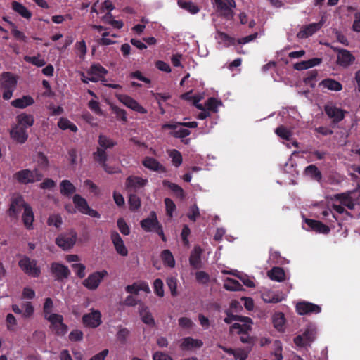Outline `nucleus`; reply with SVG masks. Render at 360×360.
I'll return each mask as SVG.
<instances>
[{
    "label": "nucleus",
    "instance_id": "1",
    "mask_svg": "<svg viewBox=\"0 0 360 360\" xmlns=\"http://www.w3.org/2000/svg\"><path fill=\"white\" fill-rule=\"evenodd\" d=\"M43 174L37 168L31 170L30 169H23L16 172L13 174V179L20 184H33L42 179Z\"/></svg>",
    "mask_w": 360,
    "mask_h": 360
},
{
    "label": "nucleus",
    "instance_id": "2",
    "mask_svg": "<svg viewBox=\"0 0 360 360\" xmlns=\"http://www.w3.org/2000/svg\"><path fill=\"white\" fill-rule=\"evenodd\" d=\"M17 80L11 72H4L0 76V88L4 89L3 98L9 100L15 89Z\"/></svg>",
    "mask_w": 360,
    "mask_h": 360
},
{
    "label": "nucleus",
    "instance_id": "3",
    "mask_svg": "<svg viewBox=\"0 0 360 360\" xmlns=\"http://www.w3.org/2000/svg\"><path fill=\"white\" fill-rule=\"evenodd\" d=\"M20 269L27 276L38 278L41 275V269L37 265V261L27 256H23L18 263Z\"/></svg>",
    "mask_w": 360,
    "mask_h": 360
},
{
    "label": "nucleus",
    "instance_id": "4",
    "mask_svg": "<svg viewBox=\"0 0 360 360\" xmlns=\"http://www.w3.org/2000/svg\"><path fill=\"white\" fill-rule=\"evenodd\" d=\"M77 234L75 231L70 230L62 233L56 238V244L63 250L72 248L76 243Z\"/></svg>",
    "mask_w": 360,
    "mask_h": 360
},
{
    "label": "nucleus",
    "instance_id": "5",
    "mask_svg": "<svg viewBox=\"0 0 360 360\" xmlns=\"http://www.w3.org/2000/svg\"><path fill=\"white\" fill-rule=\"evenodd\" d=\"M51 323V328L57 335L63 336L68 332V326L63 323V317L60 314H52L45 318Z\"/></svg>",
    "mask_w": 360,
    "mask_h": 360
},
{
    "label": "nucleus",
    "instance_id": "6",
    "mask_svg": "<svg viewBox=\"0 0 360 360\" xmlns=\"http://www.w3.org/2000/svg\"><path fill=\"white\" fill-rule=\"evenodd\" d=\"M217 11L227 20L233 17V8L236 7L234 0H214Z\"/></svg>",
    "mask_w": 360,
    "mask_h": 360
},
{
    "label": "nucleus",
    "instance_id": "7",
    "mask_svg": "<svg viewBox=\"0 0 360 360\" xmlns=\"http://www.w3.org/2000/svg\"><path fill=\"white\" fill-rule=\"evenodd\" d=\"M108 275L106 270L95 271L88 276L84 280L82 284L84 287L90 290H95L98 288L103 279Z\"/></svg>",
    "mask_w": 360,
    "mask_h": 360
},
{
    "label": "nucleus",
    "instance_id": "8",
    "mask_svg": "<svg viewBox=\"0 0 360 360\" xmlns=\"http://www.w3.org/2000/svg\"><path fill=\"white\" fill-rule=\"evenodd\" d=\"M101 313L99 310L91 309V311L82 316L83 324L88 328H96L102 323Z\"/></svg>",
    "mask_w": 360,
    "mask_h": 360
},
{
    "label": "nucleus",
    "instance_id": "9",
    "mask_svg": "<svg viewBox=\"0 0 360 360\" xmlns=\"http://www.w3.org/2000/svg\"><path fill=\"white\" fill-rule=\"evenodd\" d=\"M50 271L56 281H63L67 279L71 272L67 266L59 262H53L51 264Z\"/></svg>",
    "mask_w": 360,
    "mask_h": 360
},
{
    "label": "nucleus",
    "instance_id": "10",
    "mask_svg": "<svg viewBox=\"0 0 360 360\" xmlns=\"http://www.w3.org/2000/svg\"><path fill=\"white\" fill-rule=\"evenodd\" d=\"M181 127L177 122L175 123H165L162 125V129H170L169 135L176 139H184L191 134V131L187 129L179 128Z\"/></svg>",
    "mask_w": 360,
    "mask_h": 360
},
{
    "label": "nucleus",
    "instance_id": "11",
    "mask_svg": "<svg viewBox=\"0 0 360 360\" xmlns=\"http://www.w3.org/2000/svg\"><path fill=\"white\" fill-rule=\"evenodd\" d=\"M116 97L127 108L141 114L147 113V110L131 96L125 94H117Z\"/></svg>",
    "mask_w": 360,
    "mask_h": 360
},
{
    "label": "nucleus",
    "instance_id": "12",
    "mask_svg": "<svg viewBox=\"0 0 360 360\" xmlns=\"http://www.w3.org/2000/svg\"><path fill=\"white\" fill-rule=\"evenodd\" d=\"M296 311L300 315L317 314L321 312V307L316 304L302 301L296 304Z\"/></svg>",
    "mask_w": 360,
    "mask_h": 360
},
{
    "label": "nucleus",
    "instance_id": "13",
    "mask_svg": "<svg viewBox=\"0 0 360 360\" xmlns=\"http://www.w3.org/2000/svg\"><path fill=\"white\" fill-rule=\"evenodd\" d=\"M251 329L252 326L250 324H240L238 323H233L230 327L231 332L238 330L237 333L240 335V340L243 343H252V338L248 334Z\"/></svg>",
    "mask_w": 360,
    "mask_h": 360
},
{
    "label": "nucleus",
    "instance_id": "14",
    "mask_svg": "<svg viewBox=\"0 0 360 360\" xmlns=\"http://www.w3.org/2000/svg\"><path fill=\"white\" fill-rule=\"evenodd\" d=\"M9 134L13 141L20 144L25 143L29 137L27 130L15 124L12 125Z\"/></svg>",
    "mask_w": 360,
    "mask_h": 360
},
{
    "label": "nucleus",
    "instance_id": "15",
    "mask_svg": "<svg viewBox=\"0 0 360 360\" xmlns=\"http://www.w3.org/2000/svg\"><path fill=\"white\" fill-rule=\"evenodd\" d=\"M324 110L328 117L331 118L335 124L341 122L345 118L347 112L345 110L330 104L324 106Z\"/></svg>",
    "mask_w": 360,
    "mask_h": 360
},
{
    "label": "nucleus",
    "instance_id": "16",
    "mask_svg": "<svg viewBox=\"0 0 360 360\" xmlns=\"http://www.w3.org/2000/svg\"><path fill=\"white\" fill-rule=\"evenodd\" d=\"M28 205L26 203L21 195H18L11 199V202L9 206L8 214L11 217H17L21 212L22 208L25 210V205Z\"/></svg>",
    "mask_w": 360,
    "mask_h": 360
},
{
    "label": "nucleus",
    "instance_id": "17",
    "mask_svg": "<svg viewBox=\"0 0 360 360\" xmlns=\"http://www.w3.org/2000/svg\"><path fill=\"white\" fill-rule=\"evenodd\" d=\"M355 60V57L347 49H340L338 50L337 63L342 67L347 68Z\"/></svg>",
    "mask_w": 360,
    "mask_h": 360
},
{
    "label": "nucleus",
    "instance_id": "18",
    "mask_svg": "<svg viewBox=\"0 0 360 360\" xmlns=\"http://www.w3.org/2000/svg\"><path fill=\"white\" fill-rule=\"evenodd\" d=\"M160 223L159 222L155 212L152 211L150 216L141 221V227L147 232L153 231Z\"/></svg>",
    "mask_w": 360,
    "mask_h": 360
},
{
    "label": "nucleus",
    "instance_id": "19",
    "mask_svg": "<svg viewBox=\"0 0 360 360\" xmlns=\"http://www.w3.org/2000/svg\"><path fill=\"white\" fill-rule=\"evenodd\" d=\"M107 73L108 70L98 63L93 64L87 71L88 75L91 76L89 79L93 82H98L99 79L103 77Z\"/></svg>",
    "mask_w": 360,
    "mask_h": 360
},
{
    "label": "nucleus",
    "instance_id": "20",
    "mask_svg": "<svg viewBox=\"0 0 360 360\" xmlns=\"http://www.w3.org/2000/svg\"><path fill=\"white\" fill-rule=\"evenodd\" d=\"M110 238L116 252L121 256H127L128 255V250L120 234L117 231H112Z\"/></svg>",
    "mask_w": 360,
    "mask_h": 360
},
{
    "label": "nucleus",
    "instance_id": "21",
    "mask_svg": "<svg viewBox=\"0 0 360 360\" xmlns=\"http://www.w3.org/2000/svg\"><path fill=\"white\" fill-rule=\"evenodd\" d=\"M202 249L200 246H195L189 257V264L194 269L202 268L201 255Z\"/></svg>",
    "mask_w": 360,
    "mask_h": 360
},
{
    "label": "nucleus",
    "instance_id": "22",
    "mask_svg": "<svg viewBox=\"0 0 360 360\" xmlns=\"http://www.w3.org/2000/svg\"><path fill=\"white\" fill-rule=\"evenodd\" d=\"M322 25L323 23L321 22H313L305 25L298 32L297 37L300 39L308 38L319 31L321 28Z\"/></svg>",
    "mask_w": 360,
    "mask_h": 360
},
{
    "label": "nucleus",
    "instance_id": "23",
    "mask_svg": "<svg viewBox=\"0 0 360 360\" xmlns=\"http://www.w3.org/2000/svg\"><path fill=\"white\" fill-rule=\"evenodd\" d=\"M143 165L154 172H166V168L160 164L155 158L152 157H146L142 161Z\"/></svg>",
    "mask_w": 360,
    "mask_h": 360
},
{
    "label": "nucleus",
    "instance_id": "24",
    "mask_svg": "<svg viewBox=\"0 0 360 360\" xmlns=\"http://www.w3.org/2000/svg\"><path fill=\"white\" fill-rule=\"evenodd\" d=\"M34 220V212L30 205H25V210L22 215V221L25 227L28 230L33 229V222Z\"/></svg>",
    "mask_w": 360,
    "mask_h": 360
},
{
    "label": "nucleus",
    "instance_id": "25",
    "mask_svg": "<svg viewBox=\"0 0 360 360\" xmlns=\"http://www.w3.org/2000/svg\"><path fill=\"white\" fill-rule=\"evenodd\" d=\"M305 222L311 230L317 233L328 234L330 232V228L320 221L307 219Z\"/></svg>",
    "mask_w": 360,
    "mask_h": 360
},
{
    "label": "nucleus",
    "instance_id": "26",
    "mask_svg": "<svg viewBox=\"0 0 360 360\" xmlns=\"http://www.w3.org/2000/svg\"><path fill=\"white\" fill-rule=\"evenodd\" d=\"M16 121L17 123L15 124L21 126L22 128L27 130L28 127L33 126L34 123V118L31 114L22 112L16 117Z\"/></svg>",
    "mask_w": 360,
    "mask_h": 360
},
{
    "label": "nucleus",
    "instance_id": "27",
    "mask_svg": "<svg viewBox=\"0 0 360 360\" xmlns=\"http://www.w3.org/2000/svg\"><path fill=\"white\" fill-rule=\"evenodd\" d=\"M203 345L201 340L186 337L182 340L180 347L182 350H191L193 348H200Z\"/></svg>",
    "mask_w": 360,
    "mask_h": 360
},
{
    "label": "nucleus",
    "instance_id": "28",
    "mask_svg": "<svg viewBox=\"0 0 360 360\" xmlns=\"http://www.w3.org/2000/svg\"><path fill=\"white\" fill-rule=\"evenodd\" d=\"M148 183L147 179L136 176H130L127 179L126 185L128 188H131L136 191L142 188Z\"/></svg>",
    "mask_w": 360,
    "mask_h": 360
},
{
    "label": "nucleus",
    "instance_id": "29",
    "mask_svg": "<svg viewBox=\"0 0 360 360\" xmlns=\"http://www.w3.org/2000/svg\"><path fill=\"white\" fill-rule=\"evenodd\" d=\"M319 86H322L323 87L333 91H340L342 89V84L338 81L331 78H326L323 79L319 83Z\"/></svg>",
    "mask_w": 360,
    "mask_h": 360
},
{
    "label": "nucleus",
    "instance_id": "30",
    "mask_svg": "<svg viewBox=\"0 0 360 360\" xmlns=\"http://www.w3.org/2000/svg\"><path fill=\"white\" fill-rule=\"evenodd\" d=\"M268 276L272 281L282 282L285 279V274L283 268L276 266L273 267L267 273Z\"/></svg>",
    "mask_w": 360,
    "mask_h": 360
},
{
    "label": "nucleus",
    "instance_id": "31",
    "mask_svg": "<svg viewBox=\"0 0 360 360\" xmlns=\"http://www.w3.org/2000/svg\"><path fill=\"white\" fill-rule=\"evenodd\" d=\"M12 9L25 19H30L32 13L21 3L13 1L11 3Z\"/></svg>",
    "mask_w": 360,
    "mask_h": 360
},
{
    "label": "nucleus",
    "instance_id": "32",
    "mask_svg": "<svg viewBox=\"0 0 360 360\" xmlns=\"http://www.w3.org/2000/svg\"><path fill=\"white\" fill-rule=\"evenodd\" d=\"M34 101L30 96H23L22 98L15 99L11 101V105L17 108H25L32 105Z\"/></svg>",
    "mask_w": 360,
    "mask_h": 360
},
{
    "label": "nucleus",
    "instance_id": "33",
    "mask_svg": "<svg viewBox=\"0 0 360 360\" xmlns=\"http://www.w3.org/2000/svg\"><path fill=\"white\" fill-rule=\"evenodd\" d=\"M4 20L6 22H7L8 24L9 25L10 29H11V33L16 40L23 41V42L27 41V37L25 36L24 32L18 30L17 25L14 22L7 20L6 18H4Z\"/></svg>",
    "mask_w": 360,
    "mask_h": 360
},
{
    "label": "nucleus",
    "instance_id": "34",
    "mask_svg": "<svg viewBox=\"0 0 360 360\" xmlns=\"http://www.w3.org/2000/svg\"><path fill=\"white\" fill-rule=\"evenodd\" d=\"M141 321L149 326H155V322L152 314L148 311V307L143 306L139 309Z\"/></svg>",
    "mask_w": 360,
    "mask_h": 360
},
{
    "label": "nucleus",
    "instance_id": "35",
    "mask_svg": "<svg viewBox=\"0 0 360 360\" xmlns=\"http://www.w3.org/2000/svg\"><path fill=\"white\" fill-rule=\"evenodd\" d=\"M60 191L63 195L69 197L75 193L76 187L69 180H63L60 183Z\"/></svg>",
    "mask_w": 360,
    "mask_h": 360
},
{
    "label": "nucleus",
    "instance_id": "36",
    "mask_svg": "<svg viewBox=\"0 0 360 360\" xmlns=\"http://www.w3.org/2000/svg\"><path fill=\"white\" fill-rule=\"evenodd\" d=\"M98 143L99 145L98 148H103L105 151L108 149L113 148L117 144L115 141L103 134H100L98 136Z\"/></svg>",
    "mask_w": 360,
    "mask_h": 360
},
{
    "label": "nucleus",
    "instance_id": "37",
    "mask_svg": "<svg viewBox=\"0 0 360 360\" xmlns=\"http://www.w3.org/2000/svg\"><path fill=\"white\" fill-rule=\"evenodd\" d=\"M304 174L318 182H320L322 179L321 172L315 165H310L306 167Z\"/></svg>",
    "mask_w": 360,
    "mask_h": 360
},
{
    "label": "nucleus",
    "instance_id": "38",
    "mask_svg": "<svg viewBox=\"0 0 360 360\" xmlns=\"http://www.w3.org/2000/svg\"><path fill=\"white\" fill-rule=\"evenodd\" d=\"M334 199L339 200L342 205L347 207L350 210H353L354 207V202L349 195L347 193H339L334 195Z\"/></svg>",
    "mask_w": 360,
    "mask_h": 360
},
{
    "label": "nucleus",
    "instance_id": "39",
    "mask_svg": "<svg viewBox=\"0 0 360 360\" xmlns=\"http://www.w3.org/2000/svg\"><path fill=\"white\" fill-rule=\"evenodd\" d=\"M162 184L164 186H166L168 188H169L174 193H175V195L177 197L180 198L181 199L184 198L185 193H184V191L183 190V188L180 186H179L174 183L170 182L168 180H164L162 181Z\"/></svg>",
    "mask_w": 360,
    "mask_h": 360
},
{
    "label": "nucleus",
    "instance_id": "40",
    "mask_svg": "<svg viewBox=\"0 0 360 360\" xmlns=\"http://www.w3.org/2000/svg\"><path fill=\"white\" fill-rule=\"evenodd\" d=\"M179 6L191 14H196L199 12V7L192 1H186L184 0H178Z\"/></svg>",
    "mask_w": 360,
    "mask_h": 360
},
{
    "label": "nucleus",
    "instance_id": "41",
    "mask_svg": "<svg viewBox=\"0 0 360 360\" xmlns=\"http://www.w3.org/2000/svg\"><path fill=\"white\" fill-rule=\"evenodd\" d=\"M73 203L77 210L82 214H84V211H86V209L89 208V205L85 198L82 197L79 194H75L73 196Z\"/></svg>",
    "mask_w": 360,
    "mask_h": 360
},
{
    "label": "nucleus",
    "instance_id": "42",
    "mask_svg": "<svg viewBox=\"0 0 360 360\" xmlns=\"http://www.w3.org/2000/svg\"><path fill=\"white\" fill-rule=\"evenodd\" d=\"M57 125L62 130L70 129L72 132H77L78 130L77 127L66 117H60Z\"/></svg>",
    "mask_w": 360,
    "mask_h": 360
},
{
    "label": "nucleus",
    "instance_id": "43",
    "mask_svg": "<svg viewBox=\"0 0 360 360\" xmlns=\"http://www.w3.org/2000/svg\"><path fill=\"white\" fill-rule=\"evenodd\" d=\"M93 158L95 162L98 163L101 167L108 160V154L103 148H97L96 150L92 154Z\"/></svg>",
    "mask_w": 360,
    "mask_h": 360
},
{
    "label": "nucleus",
    "instance_id": "44",
    "mask_svg": "<svg viewBox=\"0 0 360 360\" xmlns=\"http://www.w3.org/2000/svg\"><path fill=\"white\" fill-rule=\"evenodd\" d=\"M216 39L224 42L226 46H234L236 44V39L235 38L221 31H217Z\"/></svg>",
    "mask_w": 360,
    "mask_h": 360
},
{
    "label": "nucleus",
    "instance_id": "45",
    "mask_svg": "<svg viewBox=\"0 0 360 360\" xmlns=\"http://www.w3.org/2000/svg\"><path fill=\"white\" fill-rule=\"evenodd\" d=\"M161 258L165 265L173 268L175 266V260L169 250H164L161 253Z\"/></svg>",
    "mask_w": 360,
    "mask_h": 360
},
{
    "label": "nucleus",
    "instance_id": "46",
    "mask_svg": "<svg viewBox=\"0 0 360 360\" xmlns=\"http://www.w3.org/2000/svg\"><path fill=\"white\" fill-rule=\"evenodd\" d=\"M224 288L230 291H239L242 290L243 286L237 280L227 278L224 284Z\"/></svg>",
    "mask_w": 360,
    "mask_h": 360
},
{
    "label": "nucleus",
    "instance_id": "47",
    "mask_svg": "<svg viewBox=\"0 0 360 360\" xmlns=\"http://www.w3.org/2000/svg\"><path fill=\"white\" fill-rule=\"evenodd\" d=\"M285 316L281 312L276 313L273 316L274 326L278 330H282L285 324Z\"/></svg>",
    "mask_w": 360,
    "mask_h": 360
},
{
    "label": "nucleus",
    "instance_id": "48",
    "mask_svg": "<svg viewBox=\"0 0 360 360\" xmlns=\"http://www.w3.org/2000/svg\"><path fill=\"white\" fill-rule=\"evenodd\" d=\"M169 156L172 158V164L176 167H179L183 161L181 153L176 150L173 149L169 153Z\"/></svg>",
    "mask_w": 360,
    "mask_h": 360
},
{
    "label": "nucleus",
    "instance_id": "49",
    "mask_svg": "<svg viewBox=\"0 0 360 360\" xmlns=\"http://www.w3.org/2000/svg\"><path fill=\"white\" fill-rule=\"evenodd\" d=\"M318 76V72L316 70H313L307 72V76L304 78V82L306 84L309 85L311 88H314L315 84V80Z\"/></svg>",
    "mask_w": 360,
    "mask_h": 360
},
{
    "label": "nucleus",
    "instance_id": "50",
    "mask_svg": "<svg viewBox=\"0 0 360 360\" xmlns=\"http://www.w3.org/2000/svg\"><path fill=\"white\" fill-rule=\"evenodd\" d=\"M129 209L131 211L137 210L141 206L140 198L136 194H130L129 198Z\"/></svg>",
    "mask_w": 360,
    "mask_h": 360
},
{
    "label": "nucleus",
    "instance_id": "51",
    "mask_svg": "<svg viewBox=\"0 0 360 360\" xmlns=\"http://www.w3.org/2000/svg\"><path fill=\"white\" fill-rule=\"evenodd\" d=\"M221 105V102L218 101L214 97L209 98L205 102V107L207 110H211L212 112H217V108L219 105Z\"/></svg>",
    "mask_w": 360,
    "mask_h": 360
},
{
    "label": "nucleus",
    "instance_id": "52",
    "mask_svg": "<svg viewBox=\"0 0 360 360\" xmlns=\"http://www.w3.org/2000/svg\"><path fill=\"white\" fill-rule=\"evenodd\" d=\"M275 133L281 138L284 140H290V136L292 135L290 130H288L286 127L281 125L277 127L275 130Z\"/></svg>",
    "mask_w": 360,
    "mask_h": 360
},
{
    "label": "nucleus",
    "instance_id": "53",
    "mask_svg": "<svg viewBox=\"0 0 360 360\" xmlns=\"http://www.w3.org/2000/svg\"><path fill=\"white\" fill-rule=\"evenodd\" d=\"M25 60L27 63H30L37 67H43L46 65V61L44 59L41 58L39 56H25Z\"/></svg>",
    "mask_w": 360,
    "mask_h": 360
},
{
    "label": "nucleus",
    "instance_id": "54",
    "mask_svg": "<svg viewBox=\"0 0 360 360\" xmlns=\"http://www.w3.org/2000/svg\"><path fill=\"white\" fill-rule=\"evenodd\" d=\"M75 49L79 57L82 60L84 59L87 51L86 42L84 40L77 42L75 44Z\"/></svg>",
    "mask_w": 360,
    "mask_h": 360
},
{
    "label": "nucleus",
    "instance_id": "55",
    "mask_svg": "<svg viewBox=\"0 0 360 360\" xmlns=\"http://www.w3.org/2000/svg\"><path fill=\"white\" fill-rule=\"evenodd\" d=\"M111 110L112 112L115 114L117 120H120L123 122H127V112L124 109H121L116 105H111Z\"/></svg>",
    "mask_w": 360,
    "mask_h": 360
},
{
    "label": "nucleus",
    "instance_id": "56",
    "mask_svg": "<svg viewBox=\"0 0 360 360\" xmlns=\"http://www.w3.org/2000/svg\"><path fill=\"white\" fill-rule=\"evenodd\" d=\"M62 223V217L59 214H51L47 220V224L49 226H54L56 228H59Z\"/></svg>",
    "mask_w": 360,
    "mask_h": 360
},
{
    "label": "nucleus",
    "instance_id": "57",
    "mask_svg": "<svg viewBox=\"0 0 360 360\" xmlns=\"http://www.w3.org/2000/svg\"><path fill=\"white\" fill-rule=\"evenodd\" d=\"M117 227L120 231L124 236L130 233V229L123 218H119L117 221Z\"/></svg>",
    "mask_w": 360,
    "mask_h": 360
},
{
    "label": "nucleus",
    "instance_id": "58",
    "mask_svg": "<svg viewBox=\"0 0 360 360\" xmlns=\"http://www.w3.org/2000/svg\"><path fill=\"white\" fill-rule=\"evenodd\" d=\"M155 293L162 297L164 296L163 282L160 278H156L153 283Z\"/></svg>",
    "mask_w": 360,
    "mask_h": 360
},
{
    "label": "nucleus",
    "instance_id": "59",
    "mask_svg": "<svg viewBox=\"0 0 360 360\" xmlns=\"http://www.w3.org/2000/svg\"><path fill=\"white\" fill-rule=\"evenodd\" d=\"M316 334V332L314 328H307L303 333L302 335L308 344H309L315 340Z\"/></svg>",
    "mask_w": 360,
    "mask_h": 360
},
{
    "label": "nucleus",
    "instance_id": "60",
    "mask_svg": "<svg viewBox=\"0 0 360 360\" xmlns=\"http://www.w3.org/2000/svg\"><path fill=\"white\" fill-rule=\"evenodd\" d=\"M22 307L25 309L22 313L24 318L31 317L34 311V307L30 302H25L22 304Z\"/></svg>",
    "mask_w": 360,
    "mask_h": 360
},
{
    "label": "nucleus",
    "instance_id": "61",
    "mask_svg": "<svg viewBox=\"0 0 360 360\" xmlns=\"http://www.w3.org/2000/svg\"><path fill=\"white\" fill-rule=\"evenodd\" d=\"M7 329L9 331L15 330V326L17 325V320L12 314H8L6 318Z\"/></svg>",
    "mask_w": 360,
    "mask_h": 360
},
{
    "label": "nucleus",
    "instance_id": "62",
    "mask_svg": "<svg viewBox=\"0 0 360 360\" xmlns=\"http://www.w3.org/2000/svg\"><path fill=\"white\" fill-rule=\"evenodd\" d=\"M164 201L166 207V212L167 216L169 217H172L173 212L176 210L175 203L172 199L169 198H166Z\"/></svg>",
    "mask_w": 360,
    "mask_h": 360
},
{
    "label": "nucleus",
    "instance_id": "63",
    "mask_svg": "<svg viewBox=\"0 0 360 360\" xmlns=\"http://www.w3.org/2000/svg\"><path fill=\"white\" fill-rule=\"evenodd\" d=\"M195 278L197 282L201 284H207L210 281V276L203 271H199L195 273Z\"/></svg>",
    "mask_w": 360,
    "mask_h": 360
},
{
    "label": "nucleus",
    "instance_id": "64",
    "mask_svg": "<svg viewBox=\"0 0 360 360\" xmlns=\"http://www.w3.org/2000/svg\"><path fill=\"white\" fill-rule=\"evenodd\" d=\"M72 268L79 278H83L85 276L86 266L84 264L81 263H75L72 264Z\"/></svg>",
    "mask_w": 360,
    "mask_h": 360
}]
</instances>
